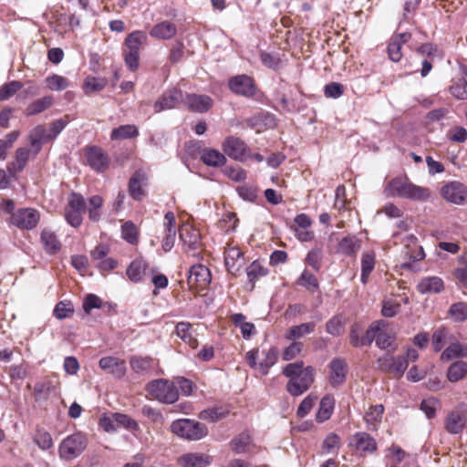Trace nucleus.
<instances>
[{"label": "nucleus", "mask_w": 467, "mask_h": 467, "mask_svg": "<svg viewBox=\"0 0 467 467\" xmlns=\"http://www.w3.org/2000/svg\"><path fill=\"white\" fill-rule=\"evenodd\" d=\"M443 288V281L438 276L423 278L417 285V289L420 294L440 293Z\"/></svg>", "instance_id": "c756f323"}, {"label": "nucleus", "mask_w": 467, "mask_h": 467, "mask_svg": "<svg viewBox=\"0 0 467 467\" xmlns=\"http://www.w3.org/2000/svg\"><path fill=\"white\" fill-rule=\"evenodd\" d=\"M54 140V136L47 132L43 125H38L33 129L29 134V142L32 147L33 156H36L41 150L44 142Z\"/></svg>", "instance_id": "393cba45"}, {"label": "nucleus", "mask_w": 467, "mask_h": 467, "mask_svg": "<svg viewBox=\"0 0 467 467\" xmlns=\"http://www.w3.org/2000/svg\"><path fill=\"white\" fill-rule=\"evenodd\" d=\"M386 321L379 320L372 323L366 330L365 334L361 337L358 336V329L353 327L350 330V342L354 347L368 346L372 343L376 337V332L380 328V326H385Z\"/></svg>", "instance_id": "f8f14e48"}, {"label": "nucleus", "mask_w": 467, "mask_h": 467, "mask_svg": "<svg viewBox=\"0 0 467 467\" xmlns=\"http://www.w3.org/2000/svg\"><path fill=\"white\" fill-rule=\"evenodd\" d=\"M384 412L383 405H375L371 406L365 414V420L368 425L375 428L377 423L381 420L382 415Z\"/></svg>", "instance_id": "864d4df0"}, {"label": "nucleus", "mask_w": 467, "mask_h": 467, "mask_svg": "<svg viewBox=\"0 0 467 467\" xmlns=\"http://www.w3.org/2000/svg\"><path fill=\"white\" fill-rule=\"evenodd\" d=\"M461 70L463 77L453 81L450 92L457 99H467V67L462 66Z\"/></svg>", "instance_id": "2f4dec72"}, {"label": "nucleus", "mask_w": 467, "mask_h": 467, "mask_svg": "<svg viewBox=\"0 0 467 467\" xmlns=\"http://www.w3.org/2000/svg\"><path fill=\"white\" fill-rule=\"evenodd\" d=\"M410 182V181L406 176L395 177L386 185L384 190L385 194L388 197L404 198Z\"/></svg>", "instance_id": "b1692460"}, {"label": "nucleus", "mask_w": 467, "mask_h": 467, "mask_svg": "<svg viewBox=\"0 0 467 467\" xmlns=\"http://www.w3.org/2000/svg\"><path fill=\"white\" fill-rule=\"evenodd\" d=\"M244 262L243 253L238 247H228L224 251V263L229 272L234 274Z\"/></svg>", "instance_id": "cd10ccee"}, {"label": "nucleus", "mask_w": 467, "mask_h": 467, "mask_svg": "<svg viewBox=\"0 0 467 467\" xmlns=\"http://www.w3.org/2000/svg\"><path fill=\"white\" fill-rule=\"evenodd\" d=\"M171 429L177 436L189 441L201 440L208 433V430L204 424L189 419H182L173 421Z\"/></svg>", "instance_id": "20e7f679"}, {"label": "nucleus", "mask_w": 467, "mask_h": 467, "mask_svg": "<svg viewBox=\"0 0 467 467\" xmlns=\"http://www.w3.org/2000/svg\"><path fill=\"white\" fill-rule=\"evenodd\" d=\"M246 274L252 288L254 283L260 278L267 275V269L263 266L259 261H254L247 268Z\"/></svg>", "instance_id": "8fccbe9b"}, {"label": "nucleus", "mask_w": 467, "mask_h": 467, "mask_svg": "<svg viewBox=\"0 0 467 467\" xmlns=\"http://www.w3.org/2000/svg\"><path fill=\"white\" fill-rule=\"evenodd\" d=\"M183 101L182 91L171 89L165 92L154 104V111L159 113L162 110L175 108L180 102Z\"/></svg>", "instance_id": "a211bd4d"}, {"label": "nucleus", "mask_w": 467, "mask_h": 467, "mask_svg": "<svg viewBox=\"0 0 467 467\" xmlns=\"http://www.w3.org/2000/svg\"><path fill=\"white\" fill-rule=\"evenodd\" d=\"M467 374V363L465 361H455L448 368L447 378L451 382H456L463 379Z\"/></svg>", "instance_id": "49530a36"}, {"label": "nucleus", "mask_w": 467, "mask_h": 467, "mask_svg": "<svg viewBox=\"0 0 467 467\" xmlns=\"http://www.w3.org/2000/svg\"><path fill=\"white\" fill-rule=\"evenodd\" d=\"M53 102L54 99L52 96H45L30 103L26 107L25 113L26 116L39 114L49 109L53 105Z\"/></svg>", "instance_id": "ea45409f"}, {"label": "nucleus", "mask_w": 467, "mask_h": 467, "mask_svg": "<svg viewBox=\"0 0 467 467\" xmlns=\"http://www.w3.org/2000/svg\"><path fill=\"white\" fill-rule=\"evenodd\" d=\"M131 369L138 374H149L154 368V361L150 357H131L130 359Z\"/></svg>", "instance_id": "7c9ffc66"}, {"label": "nucleus", "mask_w": 467, "mask_h": 467, "mask_svg": "<svg viewBox=\"0 0 467 467\" xmlns=\"http://www.w3.org/2000/svg\"><path fill=\"white\" fill-rule=\"evenodd\" d=\"M315 323L308 322V323H303L298 326H293L289 328L287 333L285 334V338L292 340L296 338H300L304 337L306 334H310L315 329Z\"/></svg>", "instance_id": "de8ad7c7"}, {"label": "nucleus", "mask_w": 467, "mask_h": 467, "mask_svg": "<svg viewBox=\"0 0 467 467\" xmlns=\"http://www.w3.org/2000/svg\"><path fill=\"white\" fill-rule=\"evenodd\" d=\"M47 86L51 90H63L68 87L66 78L59 75H52L46 78Z\"/></svg>", "instance_id": "680f3d73"}, {"label": "nucleus", "mask_w": 467, "mask_h": 467, "mask_svg": "<svg viewBox=\"0 0 467 467\" xmlns=\"http://www.w3.org/2000/svg\"><path fill=\"white\" fill-rule=\"evenodd\" d=\"M192 325L189 322H179L176 325L175 331L177 336L187 343L191 348H196L198 347L197 339L191 332Z\"/></svg>", "instance_id": "a19ab883"}, {"label": "nucleus", "mask_w": 467, "mask_h": 467, "mask_svg": "<svg viewBox=\"0 0 467 467\" xmlns=\"http://www.w3.org/2000/svg\"><path fill=\"white\" fill-rule=\"evenodd\" d=\"M86 209V202L82 195L71 193L68 196L67 206L65 209V218L73 227H78L82 223V213Z\"/></svg>", "instance_id": "1a4fd4ad"}, {"label": "nucleus", "mask_w": 467, "mask_h": 467, "mask_svg": "<svg viewBox=\"0 0 467 467\" xmlns=\"http://www.w3.org/2000/svg\"><path fill=\"white\" fill-rule=\"evenodd\" d=\"M34 440L42 450H47L53 446V440L50 433L44 430H38Z\"/></svg>", "instance_id": "0e129e2a"}, {"label": "nucleus", "mask_w": 467, "mask_h": 467, "mask_svg": "<svg viewBox=\"0 0 467 467\" xmlns=\"http://www.w3.org/2000/svg\"><path fill=\"white\" fill-rule=\"evenodd\" d=\"M211 280V272L206 266L195 265L190 268L187 283L191 289L203 290L209 285Z\"/></svg>", "instance_id": "9b49d317"}, {"label": "nucleus", "mask_w": 467, "mask_h": 467, "mask_svg": "<svg viewBox=\"0 0 467 467\" xmlns=\"http://www.w3.org/2000/svg\"><path fill=\"white\" fill-rule=\"evenodd\" d=\"M40 221V213L34 208H20L15 211L10 223L21 230H32L36 228Z\"/></svg>", "instance_id": "0eeeda50"}, {"label": "nucleus", "mask_w": 467, "mask_h": 467, "mask_svg": "<svg viewBox=\"0 0 467 467\" xmlns=\"http://www.w3.org/2000/svg\"><path fill=\"white\" fill-rule=\"evenodd\" d=\"M303 343L299 341L292 342L282 354V358L284 360H292L296 358L302 351Z\"/></svg>", "instance_id": "69168bd1"}, {"label": "nucleus", "mask_w": 467, "mask_h": 467, "mask_svg": "<svg viewBox=\"0 0 467 467\" xmlns=\"http://www.w3.org/2000/svg\"><path fill=\"white\" fill-rule=\"evenodd\" d=\"M139 134L138 128L135 125L127 124L121 125L116 129H113L110 133V139L112 140H119L125 139L136 138Z\"/></svg>", "instance_id": "79ce46f5"}, {"label": "nucleus", "mask_w": 467, "mask_h": 467, "mask_svg": "<svg viewBox=\"0 0 467 467\" xmlns=\"http://www.w3.org/2000/svg\"><path fill=\"white\" fill-rule=\"evenodd\" d=\"M23 87L19 81H11L0 87V101L8 99Z\"/></svg>", "instance_id": "bf43d9fd"}, {"label": "nucleus", "mask_w": 467, "mask_h": 467, "mask_svg": "<svg viewBox=\"0 0 467 467\" xmlns=\"http://www.w3.org/2000/svg\"><path fill=\"white\" fill-rule=\"evenodd\" d=\"M146 389L155 400L167 404H172L179 399V392L173 382L168 379H155L150 381Z\"/></svg>", "instance_id": "7ed1b4c3"}, {"label": "nucleus", "mask_w": 467, "mask_h": 467, "mask_svg": "<svg viewBox=\"0 0 467 467\" xmlns=\"http://www.w3.org/2000/svg\"><path fill=\"white\" fill-rule=\"evenodd\" d=\"M183 101L190 110L198 113H204L213 106V99L206 95L188 94Z\"/></svg>", "instance_id": "412c9836"}, {"label": "nucleus", "mask_w": 467, "mask_h": 467, "mask_svg": "<svg viewBox=\"0 0 467 467\" xmlns=\"http://www.w3.org/2000/svg\"><path fill=\"white\" fill-rule=\"evenodd\" d=\"M455 281L467 288V254H461L457 259V266L452 271Z\"/></svg>", "instance_id": "e433bc0d"}, {"label": "nucleus", "mask_w": 467, "mask_h": 467, "mask_svg": "<svg viewBox=\"0 0 467 467\" xmlns=\"http://www.w3.org/2000/svg\"><path fill=\"white\" fill-rule=\"evenodd\" d=\"M386 326L387 324L385 326H380V328L376 332L374 340L376 341V345L381 349H388L390 348L392 350H395V337L385 329Z\"/></svg>", "instance_id": "c9c22d12"}, {"label": "nucleus", "mask_w": 467, "mask_h": 467, "mask_svg": "<svg viewBox=\"0 0 467 467\" xmlns=\"http://www.w3.org/2000/svg\"><path fill=\"white\" fill-rule=\"evenodd\" d=\"M298 284L306 287L310 291H314L318 286V282L316 276L309 272H303L301 275Z\"/></svg>", "instance_id": "774afa93"}, {"label": "nucleus", "mask_w": 467, "mask_h": 467, "mask_svg": "<svg viewBox=\"0 0 467 467\" xmlns=\"http://www.w3.org/2000/svg\"><path fill=\"white\" fill-rule=\"evenodd\" d=\"M147 269V264L142 260L132 261L127 268L126 274L129 279L134 283L143 279Z\"/></svg>", "instance_id": "4c0bfd02"}, {"label": "nucleus", "mask_w": 467, "mask_h": 467, "mask_svg": "<svg viewBox=\"0 0 467 467\" xmlns=\"http://www.w3.org/2000/svg\"><path fill=\"white\" fill-rule=\"evenodd\" d=\"M467 426V415L464 410H454L444 420V429L451 434L461 433Z\"/></svg>", "instance_id": "4468645a"}, {"label": "nucleus", "mask_w": 467, "mask_h": 467, "mask_svg": "<svg viewBox=\"0 0 467 467\" xmlns=\"http://www.w3.org/2000/svg\"><path fill=\"white\" fill-rule=\"evenodd\" d=\"M449 338L448 329L444 327L437 328L431 337V345L435 352H440L444 346V342Z\"/></svg>", "instance_id": "603ef678"}, {"label": "nucleus", "mask_w": 467, "mask_h": 467, "mask_svg": "<svg viewBox=\"0 0 467 467\" xmlns=\"http://www.w3.org/2000/svg\"><path fill=\"white\" fill-rule=\"evenodd\" d=\"M440 402L435 398L423 400L420 403V410L425 413L428 419H433L436 416Z\"/></svg>", "instance_id": "13d9d810"}, {"label": "nucleus", "mask_w": 467, "mask_h": 467, "mask_svg": "<svg viewBox=\"0 0 467 467\" xmlns=\"http://www.w3.org/2000/svg\"><path fill=\"white\" fill-rule=\"evenodd\" d=\"M223 152L231 159L238 161H244L249 156L248 148L241 139L229 136L222 144Z\"/></svg>", "instance_id": "9d476101"}, {"label": "nucleus", "mask_w": 467, "mask_h": 467, "mask_svg": "<svg viewBox=\"0 0 467 467\" xmlns=\"http://www.w3.org/2000/svg\"><path fill=\"white\" fill-rule=\"evenodd\" d=\"M89 208L88 216L92 221H98L100 217V208L103 204V199L99 195H94L88 199Z\"/></svg>", "instance_id": "4d7b16f0"}, {"label": "nucleus", "mask_w": 467, "mask_h": 467, "mask_svg": "<svg viewBox=\"0 0 467 467\" xmlns=\"http://www.w3.org/2000/svg\"><path fill=\"white\" fill-rule=\"evenodd\" d=\"M440 194L447 202L463 205L467 200V186L458 181L448 182L441 186Z\"/></svg>", "instance_id": "6e6552de"}, {"label": "nucleus", "mask_w": 467, "mask_h": 467, "mask_svg": "<svg viewBox=\"0 0 467 467\" xmlns=\"http://www.w3.org/2000/svg\"><path fill=\"white\" fill-rule=\"evenodd\" d=\"M86 156L88 164L97 171H104L109 166V159L108 155L99 147L88 148Z\"/></svg>", "instance_id": "dca6fc26"}, {"label": "nucleus", "mask_w": 467, "mask_h": 467, "mask_svg": "<svg viewBox=\"0 0 467 467\" xmlns=\"http://www.w3.org/2000/svg\"><path fill=\"white\" fill-rule=\"evenodd\" d=\"M31 152L33 153L32 150L18 148L16 150L15 160L10 163L8 168L10 172L16 173L22 171L30 158Z\"/></svg>", "instance_id": "f704fd0d"}, {"label": "nucleus", "mask_w": 467, "mask_h": 467, "mask_svg": "<svg viewBox=\"0 0 467 467\" xmlns=\"http://www.w3.org/2000/svg\"><path fill=\"white\" fill-rule=\"evenodd\" d=\"M326 330L332 336H340L344 331V322L341 317H333L327 322Z\"/></svg>", "instance_id": "052dcab7"}, {"label": "nucleus", "mask_w": 467, "mask_h": 467, "mask_svg": "<svg viewBox=\"0 0 467 467\" xmlns=\"http://www.w3.org/2000/svg\"><path fill=\"white\" fill-rule=\"evenodd\" d=\"M411 37L410 33H400L392 36L388 45V55L391 61L399 62L402 57L401 48Z\"/></svg>", "instance_id": "4be33fe9"}, {"label": "nucleus", "mask_w": 467, "mask_h": 467, "mask_svg": "<svg viewBox=\"0 0 467 467\" xmlns=\"http://www.w3.org/2000/svg\"><path fill=\"white\" fill-rule=\"evenodd\" d=\"M375 266V253L372 251L365 252L361 258V282L366 284L368 276Z\"/></svg>", "instance_id": "a18cd8bd"}, {"label": "nucleus", "mask_w": 467, "mask_h": 467, "mask_svg": "<svg viewBox=\"0 0 467 467\" xmlns=\"http://www.w3.org/2000/svg\"><path fill=\"white\" fill-rule=\"evenodd\" d=\"M121 236L130 244H137L139 243V230L131 221L126 222L121 226Z\"/></svg>", "instance_id": "3c124183"}, {"label": "nucleus", "mask_w": 467, "mask_h": 467, "mask_svg": "<svg viewBox=\"0 0 467 467\" xmlns=\"http://www.w3.org/2000/svg\"><path fill=\"white\" fill-rule=\"evenodd\" d=\"M338 252L346 255H353L360 249V241L355 236L344 237L338 244Z\"/></svg>", "instance_id": "c03bdc74"}, {"label": "nucleus", "mask_w": 467, "mask_h": 467, "mask_svg": "<svg viewBox=\"0 0 467 467\" xmlns=\"http://www.w3.org/2000/svg\"><path fill=\"white\" fill-rule=\"evenodd\" d=\"M148 177L142 170L136 171L129 182V192L130 196L137 201H140L146 192L144 186L147 185Z\"/></svg>", "instance_id": "f3484780"}, {"label": "nucleus", "mask_w": 467, "mask_h": 467, "mask_svg": "<svg viewBox=\"0 0 467 467\" xmlns=\"http://www.w3.org/2000/svg\"><path fill=\"white\" fill-rule=\"evenodd\" d=\"M180 238L191 250H197L201 247L200 232L191 225H183L180 229Z\"/></svg>", "instance_id": "a878e982"}, {"label": "nucleus", "mask_w": 467, "mask_h": 467, "mask_svg": "<svg viewBox=\"0 0 467 467\" xmlns=\"http://www.w3.org/2000/svg\"><path fill=\"white\" fill-rule=\"evenodd\" d=\"M146 42L147 35L143 31H134L127 36L122 53L125 64L131 71H136L139 68L140 50Z\"/></svg>", "instance_id": "f03ea898"}, {"label": "nucleus", "mask_w": 467, "mask_h": 467, "mask_svg": "<svg viewBox=\"0 0 467 467\" xmlns=\"http://www.w3.org/2000/svg\"><path fill=\"white\" fill-rule=\"evenodd\" d=\"M87 446V439L81 433H74L63 440L59 446V454L65 460L78 456Z\"/></svg>", "instance_id": "423d86ee"}, {"label": "nucleus", "mask_w": 467, "mask_h": 467, "mask_svg": "<svg viewBox=\"0 0 467 467\" xmlns=\"http://www.w3.org/2000/svg\"><path fill=\"white\" fill-rule=\"evenodd\" d=\"M229 88L235 94L251 97L255 92L254 80L246 75L235 76L229 80Z\"/></svg>", "instance_id": "2eb2a0df"}, {"label": "nucleus", "mask_w": 467, "mask_h": 467, "mask_svg": "<svg viewBox=\"0 0 467 467\" xmlns=\"http://www.w3.org/2000/svg\"><path fill=\"white\" fill-rule=\"evenodd\" d=\"M357 451L361 454L372 453L377 450L375 440L366 432H358L354 434L349 442Z\"/></svg>", "instance_id": "6ab92c4d"}, {"label": "nucleus", "mask_w": 467, "mask_h": 467, "mask_svg": "<svg viewBox=\"0 0 467 467\" xmlns=\"http://www.w3.org/2000/svg\"><path fill=\"white\" fill-rule=\"evenodd\" d=\"M377 364L380 370L391 374L393 378L400 379L407 369L409 362L404 356L394 357L388 352L378 358Z\"/></svg>", "instance_id": "39448f33"}, {"label": "nucleus", "mask_w": 467, "mask_h": 467, "mask_svg": "<svg viewBox=\"0 0 467 467\" xmlns=\"http://www.w3.org/2000/svg\"><path fill=\"white\" fill-rule=\"evenodd\" d=\"M113 417L116 424L119 426H122L130 431H137L139 429L138 422L126 414L114 413Z\"/></svg>", "instance_id": "e2e57ef3"}, {"label": "nucleus", "mask_w": 467, "mask_h": 467, "mask_svg": "<svg viewBox=\"0 0 467 467\" xmlns=\"http://www.w3.org/2000/svg\"><path fill=\"white\" fill-rule=\"evenodd\" d=\"M467 357V344H461L459 341L451 342L441 355L442 360Z\"/></svg>", "instance_id": "72a5a7b5"}, {"label": "nucleus", "mask_w": 467, "mask_h": 467, "mask_svg": "<svg viewBox=\"0 0 467 467\" xmlns=\"http://www.w3.org/2000/svg\"><path fill=\"white\" fill-rule=\"evenodd\" d=\"M201 161L207 166L217 167L223 165L226 161L225 156L214 149H203L201 151Z\"/></svg>", "instance_id": "473e14b6"}, {"label": "nucleus", "mask_w": 467, "mask_h": 467, "mask_svg": "<svg viewBox=\"0 0 467 467\" xmlns=\"http://www.w3.org/2000/svg\"><path fill=\"white\" fill-rule=\"evenodd\" d=\"M232 450L236 453L250 451L252 447V439L249 433L243 432L235 438L232 443Z\"/></svg>", "instance_id": "09e8293b"}, {"label": "nucleus", "mask_w": 467, "mask_h": 467, "mask_svg": "<svg viewBox=\"0 0 467 467\" xmlns=\"http://www.w3.org/2000/svg\"><path fill=\"white\" fill-rule=\"evenodd\" d=\"M40 242L48 254H56L61 249V243L57 234L49 229H44L41 232Z\"/></svg>", "instance_id": "c85d7f7f"}, {"label": "nucleus", "mask_w": 467, "mask_h": 467, "mask_svg": "<svg viewBox=\"0 0 467 467\" xmlns=\"http://www.w3.org/2000/svg\"><path fill=\"white\" fill-rule=\"evenodd\" d=\"M177 33L175 24L170 21H162L154 25L150 30V36L157 39H171Z\"/></svg>", "instance_id": "bb28decb"}, {"label": "nucleus", "mask_w": 467, "mask_h": 467, "mask_svg": "<svg viewBox=\"0 0 467 467\" xmlns=\"http://www.w3.org/2000/svg\"><path fill=\"white\" fill-rule=\"evenodd\" d=\"M449 314L456 322L465 321L467 318V303L458 302L453 304L449 309Z\"/></svg>", "instance_id": "6e6d98bb"}, {"label": "nucleus", "mask_w": 467, "mask_h": 467, "mask_svg": "<svg viewBox=\"0 0 467 467\" xmlns=\"http://www.w3.org/2000/svg\"><path fill=\"white\" fill-rule=\"evenodd\" d=\"M99 368L116 378H121L126 373V363L115 357H105L99 359Z\"/></svg>", "instance_id": "5701e85b"}, {"label": "nucleus", "mask_w": 467, "mask_h": 467, "mask_svg": "<svg viewBox=\"0 0 467 467\" xmlns=\"http://www.w3.org/2000/svg\"><path fill=\"white\" fill-rule=\"evenodd\" d=\"M177 462L182 467H206L212 462V457L202 452H188L181 455Z\"/></svg>", "instance_id": "aec40b11"}, {"label": "nucleus", "mask_w": 467, "mask_h": 467, "mask_svg": "<svg viewBox=\"0 0 467 467\" xmlns=\"http://www.w3.org/2000/svg\"><path fill=\"white\" fill-rule=\"evenodd\" d=\"M317 400V397L311 394L305 398L297 409V416L300 418L305 417L311 410Z\"/></svg>", "instance_id": "338daca9"}, {"label": "nucleus", "mask_w": 467, "mask_h": 467, "mask_svg": "<svg viewBox=\"0 0 467 467\" xmlns=\"http://www.w3.org/2000/svg\"><path fill=\"white\" fill-rule=\"evenodd\" d=\"M328 382L333 387L344 383L348 374V365L345 359L340 358H333L328 365Z\"/></svg>", "instance_id": "ddd939ff"}, {"label": "nucleus", "mask_w": 467, "mask_h": 467, "mask_svg": "<svg viewBox=\"0 0 467 467\" xmlns=\"http://www.w3.org/2000/svg\"><path fill=\"white\" fill-rule=\"evenodd\" d=\"M430 196L431 191L429 188L416 185L410 182L407 187L404 198L412 201L423 202L428 200Z\"/></svg>", "instance_id": "58836bf2"}, {"label": "nucleus", "mask_w": 467, "mask_h": 467, "mask_svg": "<svg viewBox=\"0 0 467 467\" xmlns=\"http://www.w3.org/2000/svg\"><path fill=\"white\" fill-rule=\"evenodd\" d=\"M334 403L335 401L333 397L329 395L322 398L320 400L319 409L316 416L318 422H324L331 417L334 410Z\"/></svg>", "instance_id": "37998d69"}, {"label": "nucleus", "mask_w": 467, "mask_h": 467, "mask_svg": "<svg viewBox=\"0 0 467 467\" xmlns=\"http://www.w3.org/2000/svg\"><path fill=\"white\" fill-rule=\"evenodd\" d=\"M277 357L278 350L276 348H271L268 349V351L265 353L264 360L259 362V371L262 374L266 375L269 368L276 362Z\"/></svg>", "instance_id": "5fc2aeb1"}, {"label": "nucleus", "mask_w": 467, "mask_h": 467, "mask_svg": "<svg viewBox=\"0 0 467 467\" xmlns=\"http://www.w3.org/2000/svg\"><path fill=\"white\" fill-rule=\"evenodd\" d=\"M283 375L289 379L286 391L295 397L307 391L315 381L316 369L312 366L304 367L303 361L289 363L283 368Z\"/></svg>", "instance_id": "f257e3e1"}]
</instances>
